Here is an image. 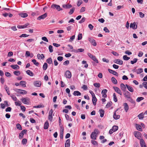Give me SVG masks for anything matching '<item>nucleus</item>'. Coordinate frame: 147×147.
Wrapping results in <instances>:
<instances>
[{"mask_svg":"<svg viewBox=\"0 0 147 147\" xmlns=\"http://www.w3.org/2000/svg\"><path fill=\"white\" fill-rule=\"evenodd\" d=\"M140 144L141 147H146V144L144 141L142 139H141L140 140Z\"/></svg>","mask_w":147,"mask_h":147,"instance_id":"obj_12","label":"nucleus"},{"mask_svg":"<svg viewBox=\"0 0 147 147\" xmlns=\"http://www.w3.org/2000/svg\"><path fill=\"white\" fill-rule=\"evenodd\" d=\"M112 102L111 101H109L108 102L106 105V107L107 108H109L112 105Z\"/></svg>","mask_w":147,"mask_h":147,"instance_id":"obj_49","label":"nucleus"},{"mask_svg":"<svg viewBox=\"0 0 147 147\" xmlns=\"http://www.w3.org/2000/svg\"><path fill=\"white\" fill-rule=\"evenodd\" d=\"M75 36L74 35L72 36L70 38L69 40V42H72L75 39Z\"/></svg>","mask_w":147,"mask_h":147,"instance_id":"obj_58","label":"nucleus"},{"mask_svg":"<svg viewBox=\"0 0 147 147\" xmlns=\"http://www.w3.org/2000/svg\"><path fill=\"white\" fill-rule=\"evenodd\" d=\"M120 87L122 90L123 92L125 91H126V87L125 85L121 83V84Z\"/></svg>","mask_w":147,"mask_h":147,"instance_id":"obj_21","label":"nucleus"},{"mask_svg":"<svg viewBox=\"0 0 147 147\" xmlns=\"http://www.w3.org/2000/svg\"><path fill=\"white\" fill-rule=\"evenodd\" d=\"M32 61L34 63V64L37 66H38L39 65V63L36 62V60L35 59H33L32 60Z\"/></svg>","mask_w":147,"mask_h":147,"instance_id":"obj_47","label":"nucleus"},{"mask_svg":"<svg viewBox=\"0 0 147 147\" xmlns=\"http://www.w3.org/2000/svg\"><path fill=\"white\" fill-rule=\"evenodd\" d=\"M123 60L126 61H127L130 59V57H128L127 55H125L123 57Z\"/></svg>","mask_w":147,"mask_h":147,"instance_id":"obj_48","label":"nucleus"},{"mask_svg":"<svg viewBox=\"0 0 147 147\" xmlns=\"http://www.w3.org/2000/svg\"><path fill=\"white\" fill-rule=\"evenodd\" d=\"M17 128L19 130H22V127L21 125L19 123H18L16 124Z\"/></svg>","mask_w":147,"mask_h":147,"instance_id":"obj_59","label":"nucleus"},{"mask_svg":"<svg viewBox=\"0 0 147 147\" xmlns=\"http://www.w3.org/2000/svg\"><path fill=\"white\" fill-rule=\"evenodd\" d=\"M144 114L142 113L138 115V117L140 119H142L144 117Z\"/></svg>","mask_w":147,"mask_h":147,"instance_id":"obj_36","label":"nucleus"},{"mask_svg":"<svg viewBox=\"0 0 147 147\" xmlns=\"http://www.w3.org/2000/svg\"><path fill=\"white\" fill-rule=\"evenodd\" d=\"M49 51L50 53H52L53 51V46L51 45H50L49 47Z\"/></svg>","mask_w":147,"mask_h":147,"instance_id":"obj_55","label":"nucleus"},{"mask_svg":"<svg viewBox=\"0 0 147 147\" xmlns=\"http://www.w3.org/2000/svg\"><path fill=\"white\" fill-rule=\"evenodd\" d=\"M51 8L54 9H56L59 11L63 10V9L60 7L59 5L55 4H52L51 6Z\"/></svg>","mask_w":147,"mask_h":147,"instance_id":"obj_3","label":"nucleus"},{"mask_svg":"<svg viewBox=\"0 0 147 147\" xmlns=\"http://www.w3.org/2000/svg\"><path fill=\"white\" fill-rule=\"evenodd\" d=\"M26 82L25 81H21L20 82V84L22 86L24 87H26Z\"/></svg>","mask_w":147,"mask_h":147,"instance_id":"obj_35","label":"nucleus"},{"mask_svg":"<svg viewBox=\"0 0 147 147\" xmlns=\"http://www.w3.org/2000/svg\"><path fill=\"white\" fill-rule=\"evenodd\" d=\"M62 7L68 9L71 8L72 7V5H71L69 4H64L62 5Z\"/></svg>","mask_w":147,"mask_h":147,"instance_id":"obj_22","label":"nucleus"},{"mask_svg":"<svg viewBox=\"0 0 147 147\" xmlns=\"http://www.w3.org/2000/svg\"><path fill=\"white\" fill-rule=\"evenodd\" d=\"M107 90L106 89H104L102 90L101 92V94L102 95V97L104 98H106L107 97Z\"/></svg>","mask_w":147,"mask_h":147,"instance_id":"obj_11","label":"nucleus"},{"mask_svg":"<svg viewBox=\"0 0 147 147\" xmlns=\"http://www.w3.org/2000/svg\"><path fill=\"white\" fill-rule=\"evenodd\" d=\"M47 62L49 64H51L52 62V59L51 58H49L46 60Z\"/></svg>","mask_w":147,"mask_h":147,"instance_id":"obj_41","label":"nucleus"},{"mask_svg":"<svg viewBox=\"0 0 147 147\" xmlns=\"http://www.w3.org/2000/svg\"><path fill=\"white\" fill-rule=\"evenodd\" d=\"M124 92L123 94L125 98H130V97H131V94L129 92L125 91Z\"/></svg>","mask_w":147,"mask_h":147,"instance_id":"obj_6","label":"nucleus"},{"mask_svg":"<svg viewBox=\"0 0 147 147\" xmlns=\"http://www.w3.org/2000/svg\"><path fill=\"white\" fill-rule=\"evenodd\" d=\"M130 28H132L133 29H136L137 28V25H136V23L134 22L133 23H131L130 26Z\"/></svg>","mask_w":147,"mask_h":147,"instance_id":"obj_16","label":"nucleus"},{"mask_svg":"<svg viewBox=\"0 0 147 147\" xmlns=\"http://www.w3.org/2000/svg\"><path fill=\"white\" fill-rule=\"evenodd\" d=\"M47 16V14L46 13H44V14L38 17L37 18V20H40L41 19H43L46 18Z\"/></svg>","mask_w":147,"mask_h":147,"instance_id":"obj_9","label":"nucleus"},{"mask_svg":"<svg viewBox=\"0 0 147 147\" xmlns=\"http://www.w3.org/2000/svg\"><path fill=\"white\" fill-rule=\"evenodd\" d=\"M75 10V8L73 7L71 9H70V11L69 12V15H71L74 12Z\"/></svg>","mask_w":147,"mask_h":147,"instance_id":"obj_51","label":"nucleus"},{"mask_svg":"<svg viewBox=\"0 0 147 147\" xmlns=\"http://www.w3.org/2000/svg\"><path fill=\"white\" fill-rule=\"evenodd\" d=\"M4 88L5 91L9 95L10 94V92L9 90V88L6 85H5L4 86Z\"/></svg>","mask_w":147,"mask_h":147,"instance_id":"obj_27","label":"nucleus"},{"mask_svg":"<svg viewBox=\"0 0 147 147\" xmlns=\"http://www.w3.org/2000/svg\"><path fill=\"white\" fill-rule=\"evenodd\" d=\"M108 71L109 73H110L113 75H116L117 76H118V74L117 73V72H116V71L113 70H112L111 69H108Z\"/></svg>","mask_w":147,"mask_h":147,"instance_id":"obj_17","label":"nucleus"},{"mask_svg":"<svg viewBox=\"0 0 147 147\" xmlns=\"http://www.w3.org/2000/svg\"><path fill=\"white\" fill-rule=\"evenodd\" d=\"M49 126V123L47 121L45 122L44 125V129H47L48 128Z\"/></svg>","mask_w":147,"mask_h":147,"instance_id":"obj_32","label":"nucleus"},{"mask_svg":"<svg viewBox=\"0 0 147 147\" xmlns=\"http://www.w3.org/2000/svg\"><path fill=\"white\" fill-rule=\"evenodd\" d=\"M116 111H115V112L114 113V115H113V117L114 119H117L120 118V116L119 115L116 114Z\"/></svg>","mask_w":147,"mask_h":147,"instance_id":"obj_25","label":"nucleus"},{"mask_svg":"<svg viewBox=\"0 0 147 147\" xmlns=\"http://www.w3.org/2000/svg\"><path fill=\"white\" fill-rule=\"evenodd\" d=\"M19 93L22 94H25L27 93V91L23 90H20Z\"/></svg>","mask_w":147,"mask_h":147,"instance_id":"obj_42","label":"nucleus"},{"mask_svg":"<svg viewBox=\"0 0 147 147\" xmlns=\"http://www.w3.org/2000/svg\"><path fill=\"white\" fill-rule=\"evenodd\" d=\"M15 105L17 106H21V105L22 104V103L19 100H18V101H16L15 102Z\"/></svg>","mask_w":147,"mask_h":147,"instance_id":"obj_45","label":"nucleus"},{"mask_svg":"<svg viewBox=\"0 0 147 147\" xmlns=\"http://www.w3.org/2000/svg\"><path fill=\"white\" fill-rule=\"evenodd\" d=\"M10 96L11 97L12 99L15 101H17V98L13 94H11L10 95Z\"/></svg>","mask_w":147,"mask_h":147,"instance_id":"obj_43","label":"nucleus"},{"mask_svg":"<svg viewBox=\"0 0 147 147\" xmlns=\"http://www.w3.org/2000/svg\"><path fill=\"white\" fill-rule=\"evenodd\" d=\"M53 111L52 109H51L49 113L48 119L51 121L53 119L52 114Z\"/></svg>","mask_w":147,"mask_h":147,"instance_id":"obj_14","label":"nucleus"},{"mask_svg":"<svg viewBox=\"0 0 147 147\" xmlns=\"http://www.w3.org/2000/svg\"><path fill=\"white\" fill-rule=\"evenodd\" d=\"M88 55L89 57H90L94 61H95L96 63H98V60L96 58V57L95 56H94L90 53H88Z\"/></svg>","mask_w":147,"mask_h":147,"instance_id":"obj_4","label":"nucleus"},{"mask_svg":"<svg viewBox=\"0 0 147 147\" xmlns=\"http://www.w3.org/2000/svg\"><path fill=\"white\" fill-rule=\"evenodd\" d=\"M14 74L16 76H18L20 74V71H16L13 72Z\"/></svg>","mask_w":147,"mask_h":147,"instance_id":"obj_54","label":"nucleus"},{"mask_svg":"<svg viewBox=\"0 0 147 147\" xmlns=\"http://www.w3.org/2000/svg\"><path fill=\"white\" fill-rule=\"evenodd\" d=\"M125 86L129 91L132 92H134V90L132 87L127 84L125 85Z\"/></svg>","mask_w":147,"mask_h":147,"instance_id":"obj_18","label":"nucleus"},{"mask_svg":"<svg viewBox=\"0 0 147 147\" xmlns=\"http://www.w3.org/2000/svg\"><path fill=\"white\" fill-rule=\"evenodd\" d=\"M124 109L126 112H127L129 109V107L127 104L126 103L124 104Z\"/></svg>","mask_w":147,"mask_h":147,"instance_id":"obj_30","label":"nucleus"},{"mask_svg":"<svg viewBox=\"0 0 147 147\" xmlns=\"http://www.w3.org/2000/svg\"><path fill=\"white\" fill-rule=\"evenodd\" d=\"M92 101L93 104L94 105H95L96 104V102L97 101V99L95 95L92 96Z\"/></svg>","mask_w":147,"mask_h":147,"instance_id":"obj_20","label":"nucleus"},{"mask_svg":"<svg viewBox=\"0 0 147 147\" xmlns=\"http://www.w3.org/2000/svg\"><path fill=\"white\" fill-rule=\"evenodd\" d=\"M88 40L92 43V45L95 46L96 45V43L94 40L92 38H88Z\"/></svg>","mask_w":147,"mask_h":147,"instance_id":"obj_7","label":"nucleus"},{"mask_svg":"<svg viewBox=\"0 0 147 147\" xmlns=\"http://www.w3.org/2000/svg\"><path fill=\"white\" fill-rule=\"evenodd\" d=\"M73 94L74 96H80L81 95V93L79 91H76L74 92Z\"/></svg>","mask_w":147,"mask_h":147,"instance_id":"obj_33","label":"nucleus"},{"mask_svg":"<svg viewBox=\"0 0 147 147\" xmlns=\"http://www.w3.org/2000/svg\"><path fill=\"white\" fill-rule=\"evenodd\" d=\"M99 113H100V117H103L104 114V111L102 109L99 110Z\"/></svg>","mask_w":147,"mask_h":147,"instance_id":"obj_38","label":"nucleus"},{"mask_svg":"<svg viewBox=\"0 0 147 147\" xmlns=\"http://www.w3.org/2000/svg\"><path fill=\"white\" fill-rule=\"evenodd\" d=\"M19 15L22 18H24L28 16L27 13H21L19 14Z\"/></svg>","mask_w":147,"mask_h":147,"instance_id":"obj_28","label":"nucleus"},{"mask_svg":"<svg viewBox=\"0 0 147 147\" xmlns=\"http://www.w3.org/2000/svg\"><path fill=\"white\" fill-rule=\"evenodd\" d=\"M84 50V49H83L80 48L77 49H73L72 51L75 53H78L79 52H83Z\"/></svg>","mask_w":147,"mask_h":147,"instance_id":"obj_13","label":"nucleus"},{"mask_svg":"<svg viewBox=\"0 0 147 147\" xmlns=\"http://www.w3.org/2000/svg\"><path fill=\"white\" fill-rule=\"evenodd\" d=\"M144 99V98L142 97H138L137 98L136 100L137 102H139Z\"/></svg>","mask_w":147,"mask_h":147,"instance_id":"obj_46","label":"nucleus"},{"mask_svg":"<svg viewBox=\"0 0 147 147\" xmlns=\"http://www.w3.org/2000/svg\"><path fill=\"white\" fill-rule=\"evenodd\" d=\"M93 85L95 87L97 88H99L100 86V84L98 83H95Z\"/></svg>","mask_w":147,"mask_h":147,"instance_id":"obj_62","label":"nucleus"},{"mask_svg":"<svg viewBox=\"0 0 147 147\" xmlns=\"http://www.w3.org/2000/svg\"><path fill=\"white\" fill-rule=\"evenodd\" d=\"M70 145V140L69 139H67L66 141L65 144V147H69Z\"/></svg>","mask_w":147,"mask_h":147,"instance_id":"obj_31","label":"nucleus"},{"mask_svg":"<svg viewBox=\"0 0 147 147\" xmlns=\"http://www.w3.org/2000/svg\"><path fill=\"white\" fill-rule=\"evenodd\" d=\"M143 71V69L142 68H140L137 69L136 71V72L137 74H139L141 73Z\"/></svg>","mask_w":147,"mask_h":147,"instance_id":"obj_37","label":"nucleus"},{"mask_svg":"<svg viewBox=\"0 0 147 147\" xmlns=\"http://www.w3.org/2000/svg\"><path fill=\"white\" fill-rule=\"evenodd\" d=\"M11 67L14 69H18L19 68V67L17 65H11Z\"/></svg>","mask_w":147,"mask_h":147,"instance_id":"obj_26","label":"nucleus"},{"mask_svg":"<svg viewBox=\"0 0 147 147\" xmlns=\"http://www.w3.org/2000/svg\"><path fill=\"white\" fill-rule=\"evenodd\" d=\"M82 38V34L81 33L79 34L78 35V40H81Z\"/></svg>","mask_w":147,"mask_h":147,"instance_id":"obj_61","label":"nucleus"},{"mask_svg":"<svg viewBox=\"0 0 147 147\" xmlns=\"http://www.w3.org/2000/svg\"><path fill=\"white\" fill-rule=\"evenodd\" d=\"M136 127L137 129L140 131H142V130L141 126L139 125L136 124Z\"/></svg>","mask_w":147,"mask_h":147,"instance_id":"obj_34","label":"nucleus"},{"mask_svg":"<svg viewBox=\"0 0 147 147\" xmlns=\"http://www.w3.org/2000/svg\"><path fill=\"white\" fill-rule=\"evenodd\" d=\"M113 96L114 101L115 102H117V97L116 96V94L115 93H114L113 94Z\"/></svg>","mask_w":147,"mask_h":147,"instance_id":"obj_50","label":"nucleus"},{"mask_svg":"<svg viewBox=\"0 0 147 147\" xmlns=\"http://www.w3.org/2000/svg\"><path fill=\"white\" fill-rule=\"evenodd\" d=\"M29 25V24L27 23L23 25H19L17 26V28L19 29L24 28H26Z\"/></svg>","mask_w":147,"mask_h":147,"instance_id":"obj_19","label":"nucleus"},{"mask_svg":"<svg viewBox=\"0 0 147 147\" xmlns=\"http://www.w3.org/2000/svg\"><path fill=\"white\" fill-rule=\"evenodd\" d=\"M37 57L38 59H44L45 57L43 54L40 55V54H38L37 55Z\"/></svg>","mask_w":147,"mask_h":147,"instance_id":"obj_29","label":"nucleus"},{"mask_svg":"<svg viewBox=\"0 0 147 147\" xmlns=\"http://www.w3.org/2000/svg\"><path fill=\"white\" fill-rule=\"evenodd\" d=\"M82 3V0H79L77 2V5L78 6H79Z\"/></svg>","mask_w":147,"mask_h":147,"instance_id":"obj_60","label":"nucleus"},{"mask_svg":"<svg viewBox=\"0 0 147 147\" xmlns=\"http://www.w3.org/2000/svg\"><path fill=\"white\" fill-rule=\"evenodd\" d=\"M91 142L95 146H97L98 145L97 142L94 140H91Z\"/></svg>","mask_w":147,"mask_h":147,"instance_id":"obj_57","label":"nucleus"},{"mask_svg":"<svg viewBox=\"0 0 147 147\" xmlns=\"http://www.w3.org/2000/svg\"><path fill=\"white\" fill-rule=\"evenodd\" d=\"M21 100L23 103L26 105L29 104L30 102V99L28 98H22L21 99Z\"/></svg>","mask_w":147,"mask_h":147,"instance_id":"obj_2","label":"nucleus"},{"mask_svg":"<svg viewBox=\"0 0 147 147\" xmlns=\"http://www.w3.org/2000/svg\"><path fill=\"white\" fill-rule=\"evenodd\" d=\"M65 75L67 78H70L71 77V73L69 70H67L65 72Z\"/></svg>","mask_w":147,"mask_h":147,"instance_id":"obj_10","label":"nucleus"},{"mask_svg":"<svg viewBox=\"0 0 147 147\" xmlns=\"http://www.w3.org/2000/svg\"><path fill=\"white\" fill-rule=\"evenodd\" d=\"M128 100L131 103L135 104V101L130 97V98H128Z\"/></svg>","mask_w":147,"mask_h":147,"instance_id":"obj_56","label":"nucleus"},{"mask_svg":"<svg viewBox=\"0 0 147 147\" xmlns=\"http://www.w3.org/2000/svg\"><path fill=\"white\" fill-rule=\"evenodd\" d=\"M112 129H113L114 131H115L118 130V127L117 126L114 125Z\"/></svg>","mask_w":147,"mask_h":147,"instance_id":"obj_52","label":"nucleus"},{"mask_svg":"<svg viewBox=\"0 0 147 147\" xmlns=\"http://www.w3.org/2000/svg\"><path fill=\"white\" fill-rule=\"evenodd\" d=\"M143 85L144 86V87L147 89V82H144L143 83H142Z\"/></svg>","mask_w":147,"mask_h":147,"instance_id":"obj_64","label":"nucleus"},{"mask_svg":"<svg viewBox=\"0 0 147 147\" xmlns=\"http://www.w3.org/2000/svg\"><path fill=\"white\" fill-rule=\"evenodd\" d=\"M138 61V59L137 58L134 59L133 61H131V63L132 64H133L136 63Z\"/></svg>","mask_w":147,"mask_h":147,"instance_id":"obj_53","label":"nucleus"},{"mask_svg":"<svg viewBox=\"0 0 147 147\" xmlns=\"http://www.w3.org/2000/svg\"><path fill=\"white\" fill-rule=\"evenodd\" d=\"M33 84L36 87H40L41 85V82L40 81H36L34 82Z\"/></svg>","mask_w":147,"mask_h":147,"instance_id":"obj_5","label":"nucleus"},{"mask_svg":"<svg viewBox=\"0 0 147 147\" xmlns=\"http://www.w3.org/2000/svg\"><path fill=\"white\" fill-rule=\"evenodd\" d=\"M42 39L45 41L48 42H49L48 40L46 37H43L42 38Z\"/></svg>","mask_w":147,"mask_h":147,"instance_id":"obj_63","label":"nucleus"},{"mask_svg":"<svg viewBox=\"0 0 147 147\" xmlns=\"http://www.w3.org/2000/svg\"><path fill=\"white\" fill-rule=\"evenodd\" d=\"M134 134L135 136L138 138L140 136L141 134L140 132L138 131H134Z\"/></svg>","mask_w":147,"mask_h":147,"instance_id":"obj_23","label":"nucleus"},{"mask_svg":"<svg viewBox=\"0 0 147 147\" xmlns=\"http://www.w3.org/2000/svg\"><path fill=\"white\" fill-rule=\"evenodd\" d=\"M99 133V131L97 129H95L90 135L91 138L94 140H96L97 135Z\"/></svg>","mask_w":147,"mask_h":147,"instance_id":"obj_1","label":"nucleus"},{"mask_svg":"<svg viewBox=\"0 0 147 147\" xmlns=\"http://www.w3.org/2000/svg\"><path fill=\"white\" fill-rule=\"evenodd\" d=\"M111 80L113 83L114 84H116L117 83V81L116 79L113 77L111 78Z\"/></svg>","mask_w":147,"mask_h":147,"instance_id":"obj_40","label":"nucleus"},{"mask_svg":"<svg viewBox=\"0 0 147 147\" xmlns=\"http://www.w3.org/2000/svg\"><path fill=\"white\" fill-rule=\"evenodd\" d=\"M60 138L61 139H63V137L64 129L63 128L62 126L60 127Z\"/></svg>","mask_w":147,"mask_h":147,"instance_id":"obj_15","label":"nucleus"},{"mask_svg":"<svg viewBox=\"0 0 147 147\" xmlns=\"http://www.w3.org/2000/svg\"><path fill=\"white\" fill-rule=\"evenodd\" d=\"M48 67V65L47 63H45L43 66V69L44 70H45L47 69Z\"/></svg>","mask_w":147,"mask_h":147,"instance_id":"obj_44","label":"nucleus"},{"mask_svg":"<svg viewBox=\"0 0 147 147\" xmlns=\"http://www.w3.org/2000/svg\"><path fill=\"white\" fill-rule=\"evenodd\" d=\"M26 73L28 75L31 76H33L34 75L33 73L30 70H28L27 71Z\"/></svg>","mask_w":147,"mask_h":147,"instance_id":"obj_39","label":"nucleus"},{"mask_svg":"<svg viewBox=\"0 0 147 147\" xmlns=\"http://www.w3.org/2000/svg\"><path fill=\"white\" fill-rule=\"evenodd\" d=\"M113 88L116 92L117 93L121 95H122V92L121 91L119 88L116 86H113Z\"/></svg>","mask_w":147,"mask_h":147,"instance_id":"obj_8","label":"nucleus"},{"mask_svg":"<svg viewBox=\"0 0 147 147\" xmlns=\"http://www.w3.org/2000/svg\"><path fill=\"white\" fill-rule=\"evenodd\" d=\"M115 63L118 64L120 65H122L123 64V61L120 59H117L115 60L114 61Z\"/></svg>","mask_w":147,"mask_h":147,"instance_id":"obj_24","label":"nucleus"}]
</instances>
